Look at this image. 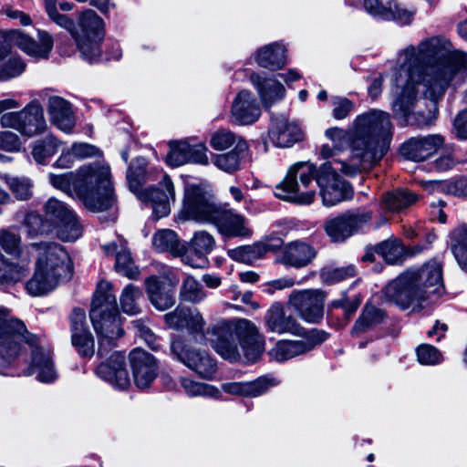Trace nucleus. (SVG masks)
I'll list each match as a JSON object with an SVG mask.
<instances>
[{"instance_id":"9","label":"nucleus","mask_w":467,"mask_h":467,"mask_svg":"<svg viewBox=\"0 0 467 467\" xmlns=\"http://www.w3.org/2000/svg\"><path fill=\"white\" fill-rule=\"evenodd\" d=\"M89 317L93 327L99 336V355L102 356L105 346H113L123 336L116 296L112 285L100 281L93 297Z\"/></svg>"},{"instance_id":"48","label":"nucleus","mask_w":467,"mask_h":467,"mask_svg":"<svg viewBox=\"0 0 467 467\" xmlns=\"http://www.w3.org/2000/svg\"><path fill=\"white\" fill-rule=\"evenodd\" d=\"M182 387L190 397L207 396L211 398H219L220 391L212 385L196 382L187 378L181 379Z\"/></svg>"},{"instance_id":"55","label":"nucleus","mask_w":467,"mask_h":467,"mask_svg":"<svg viewBox=\"0 0 467 467\" xmlns=\"http://www.w3.org/2000/svg\"><path fill=\"white\" fill-rule=\"evenodd\" d=\"M29 236L35 237L44 234L47 232V226L44 223L42 216L35 212L28 213L23 222Z\"/></svg>"},{"instance_id":"63","label":"nucleus","mask_w":467,"mask_h":467,"mask_svg":"<svg viewBox=\"0 0 467 467\" xmlns=\"http://www.w3.org/2000/svg\"><path fill=\"white\" fill-rule=\"evenodd\" d=\"M20 244V237L7 230H3L0 233V245L2 248L9 253L15 254L18 251Z\"/></svg>"},{"instance_id":"14","label":"nucleus","mask_w":467,"mask_h":467,"mask_svg":"<svg viewBox=\"0 0 467 467\" xmlns=\"http://www.w3.org/2000/svg\"><path fill=\"white\" fill-rule=\"evenodd\" d=\"M384 299L400 309L419 307L423 301V294L410 275L408 271L400 274L397 278L389 282L382 290Z\"/></svg>"},{"instance_id":"19","label":"nucleus","mask_w":467,"mask_h":467,"mask_svg":"<svg viewBox=\"0 0 467 467\" xmlns=\"http://www.w3.org/2000/svg\"><path fill=\"white\" fill-rule=\"evenodd\" d=\"M215 247V240L206 231L196 232L189 243L184 246L182 263L192 268H203L208 265L207 254Z\"/></svg>"},{"instance_id":"59","label":"nucleus","mask_w":467,"mask_h":467,"mask_svg":"<svg viewBox=\"0 0 467 467\" xmlns=\"http://www.w3.org/2000/svg\"><path fill=\"white\" fill-rule=\"evenodd\" d=\"M132 327L136 333L146 342V344L152 350H158L160 348L161 345L159 343L158 337L143 320L140 319L133 321Z\"/></svg>"},{"instance_id":"33","label":"nucleus","mask_w":467,"mask_h":467,"mask_svg":"<svg viewBox=\"0 0 467 467\" xmlns=\"http://www.w3.org/2000/svg\"><path fill=\"white\" fill-rule=\"evenodd\" d=\"M102 151L95 145L86 142H76L64 150L53 166L60 169L71 168L76 161L101 156Z\"/></svg>"},{"instance_id":"17","label":"nucleus","mask_w":467,"mask_h":467,"mask_svg":"<svg viewBox=\"0 0 467 467\" xmlns=\"http://www.w3.org/2000/svg\"><path fill=\"white\" fill-rule=\"evenodd\" d=\"M304 339L295 341H279L269 351V356L276 361H285L296 356L305 354L313 349L317 345L327 339V333L322 330L312 329L306 331L302 336Z\"/></svg>"},{"instance_id":"21","label":"nucleus","mask_w":467,"mask_h":467,"mask_svg":"<svg viewBox=\"0 0 467 467\" xmlns=\"http://www.w3.org/2000/svg\"><path fill=\"white\" fill-rule=\"evenodd\" d=\"M70 323L72 345L81 357L91 358L95 353V342L87 326L84 310L74 309L70 317Z\"/></svg>"},{"instance_id":"45","label":"nucleus","mask_w":467,"mask_h":467,"mask_svg":"<svg viewBox=\"0 0 467 467\" xmlns=\"http://www.w3.org/2000/svg\"><path fill=\"white\" fill-rule=\"evenodd\" d=\"M45 214L50 223L56 227L66 220H70L76 214L63 202L49 198L45 204Z\"/></svg>"},{"instance_id":"39","label":"nucleus","mask_w":467,"mask_h":467,"mask_svg":"<svg viewBox=\"0 0 467 467\" xmlns=\"http://www.w3.org/2000/svg\"><path fill=\"white\" fill-rule=\"evenodd\" d=\"M152 245L159 253L169 252L182 259L184 245L180 243L177 234L172 230L162 229L156 232L152 237Z\"/></svg>"},{"instance_id":"20","label":"nucleus","mask_w":467,"mask_h":467,"mask_svg":"<svg viewBox=\"0 0 467 467\" xmlns=\"http://www.w3.org/2000/svg\"><path fill=\"white\" fill-rule=\"evenodd\" d=\"M134 382L140 389H147L157 377L155 358L141 348L133 349L129 356Z\"/></svg>"},{"instance_id":"6","label":"nucleus","mask_w":467,"mask_h":467,"mask_svg":"<svg viewBox=\"0 0 467 467\" xmlns=\"http://www.w3.org/2000/svg\"><path fill=\"white\" fill-rule=\"evenodd\" d=\"M180 215L185 220L213 224L225 236L249 234L244 216L216 203L211 194L196 184L185 187Z\"/></svg>"},{"instance_id":"18","label":"nucleus","mask_w":467,"mask_h":467,"mask_svg":"<svg viewBox=\"0 0 467 467\" xmlns=\"http://www.w3.org/2000/svg\"><path fill=\"white\" fill-rule=\"evenodd\" d=\"M407 271L417 285V288L421 290L424 300L431 295L443 294L442 266L439 262L431 260L420 269Z\"/></svg>"},{"instance_id":"11","label":"nucleus","mask_w":467,"mask_h":467,"mask_svg":"<svg viewBox=\"0 0 467 467\" xmlns=\"http://www.w3.org/2000/svg\"><path fill=\"white\" fill-rule=\"evenodd\" d=\"M104 36V22L95 11L86 9L79 14L72 29V37L83 59L89 63L99 60Z\"/></svg>"},{"instance_id":"3","label":"nucleus","mask_w":467,"mask_h":467,"mask_svg":"<svg viewBox=\"0 0 467 467\" xmlns=\"http://www.w3.org/2000/svg\"><path fill=\"white\" fill-rule=\"evenodd\" d=\"M319 189L323 204L330 207L351 196L348 182L342 180L330 162L318 169L310 162H298L289 168L285 179L276 186L275 196L301 205L311 204Z\"/></svg>"},{"instance_id":"5","label":"nucleus","mask_w":467,"mask_h":467,"mask_svg":"<svg viewBox=\"0 0 467 467\" xmlns=\"http://www.w3.org/2000/svg\"><path fill=\"white\" fill-rule=\"evenodd\" d=\"M31 348V367L28 375L36 373L39 381L50 383L57 371L50 351L39 343V339L27 333L25 324L14 317L9 309L0 307V366L12 365L21 352V341Z\"/></svg>"},{"instance_id":"34","label":"nucleus","mask_w":467,"mask_h":467,"mask_svg":"<svg viewBox=\"0 0 467 467\" xmlns=\"http://www.w3.org/2000/svg\"><path fill=\"white\" fill-rule=\"evenodd\" d=\"M276 385L274 379L258 378L250 382H228L222 385L223 391L233 395L257 397L265 393L271 387Z\"/></svg>"},{"instance_id":"44","label":"nucleus","mask_w":467,"mask_h":467,"mask_svg":"<svg viewBox=\"0 0 467 467\" xmlns=\"http://www.w3.org/2000/svg\"><path fill=\"white\" fill-rule=\"evenodd\" d=\"M60 145V141L53 135H47L33 143L31 153L37 163L44 164L47 159L57 152Z\"/></svg>"},{"instance_id":"7","label":"nucleus","mask_w":467,"mask_h":467,"mask_svg":"<svg viewBox=\"0 0 467 467\" xmlns=\"http://www.w3.org/2000/svg\"><path fill=\"white\" fill-rule=\"evenodd\" d=\"M208 334L212 335L211 344L224 359L231 362L241 360L255 361L264 351V342L254 323L239 319L234 324L219 321Z\"/></svg>"},{"instance_id":"51","label":"nucleus","mask_w":467,"mask_h":467,"mask_svg":"<svg viewBox=\"0 0 467 467\" xmlns=\"http://www.w3.org/2000/svg\"><path fill=\"white\" fill-rule=\"evenodd\" d=\"M26 275V270L22 266L9 261L0 253V282H18Z\"/></svg>"},{"instance_id":"13","label":"nucleus","mask_w":467,"mask_h":467,"mask_svg":"<svg viewBox=\"0 0 467 467\" xmlns=\"http://www.w3.org/2000/svg\"><path fill=\"white\" fill-rule=\"evenodd\" d=\"M372 219L370 211H348L327 218L324 230L332 243H344L359 233Z\"/></svg>"},{"instance_id":"42","label":"nucleus","mask_w":467,"mask_h":467,"mask_svg":"<svg viewBox=\"0 0 467 467\" xmlns=\"http://www.w3.org/2000/svg\"><path fill=\"white\" fill-rule=\"evenodd\" d=\"M0 179L7 185L17 200L26 201L32 197L33 182L29 178L0 174Z\"/></svg>"},{"instance_id":"22","label":"nucleus","mask_w":467,"mask_h":467,"mask_svg":"<svg viewBox=\"0 0 467 467\" xmlns=\"http://www.w3.org/2000/svg\"><path fill=\"white\" fill-rule=\"evenodd\" d=\"M96 374L116 389H125L130 383L125 366V357L119 352L111 353L106 361L101 362L96 369Z\"/></svg>"},{"instance_id":"15","label":"nucleus","mask_w":467,"mask_h":467,"mask_svg":"<svg viewBox=\"0 0 467 467\" xmlns=\"http://www.w3.org/2000/svg\"><path fill=\"white\" fill-rule=\"evenodd\" d=\"M326 294L319 289L293 291L288 304L308 323H318L324 316Z\"/></svg>"},{"instance_id":"47","label":"nucleus","mask_w":467,"mask_h":467,"mask_svg":"<svg viewBox=\"0 0 467 467\" xmlns=\"http://www.w3.org/2000/svg\"><path fill=\"white\" fill-rule=\"evenodd\" d=\"M141 297L140 289L133 285L125 286L119 297L122 311L128 315L138 314L140 311L139 301Z\"/></svg>"},{"instance_id":"10","label":"nucleus","mask_w":467,"mask_h":467,"mask_svg":"<svg viewBox=\"0 0 467 467\" xmlns=\"http://www.w3.org/2000/svg\"><path fill=\"white\" fill-rule=\"evenodd\" d=\"M146 161L137 158L127 171L130 190L144 203L150 204L156 219L167 216L171 213V203L175 202L173 183L168 175H163L160 188L142 189L146 181Z\"/></svg>"},{"instance_id":"64","label":"nucleus","mask_w":467,"mask_h":467,"mask_svg":"<svg viewBox=\"0 0 467 467\" xmlns=\"http://www.w3.org/2000/svg\"><path fill=\"white\" fill-rule=\"evenodd\" d=\"M414 14L415 10H408L396 4H393L391 7V16L385 17L384 19H393L400 24L408 25L412 21Z\"/></svg>"},{"instance_id":"52","label":"nucleus","mask_w":467,"mask_h":467,"mask_svg":"<svg viewBox=\"0 0 467 467\" xmlns=\"http://www.w3.org/2000/svg\"><path fill=\"white\" fill-rule=\"evenodd\" d=\"M115 268L119 273L130 279L139 275V269L134 265L130 251L124 247L116 253Z\"/></svg>"},{"instance_id":"26","label":"nucleus","mask_w":467,"mask_h":467,"mask_svg":"<svg viewBox=\"0 0 467 467\" xmlns=\"http://www.w3.org/2000/svg\"><path fill=\"white\" fill-rule=\"evenodd\" d=\"M270 140L280 148H288L302 139L299 127L281 115L273 118L268 131Z\"/></svg>"},{"instance_id":"29","label":"nucleus","mask_w":467,"mask_h":467,"mask_svg":"<svg viewBox=\"0 0 467 467\" xmlns=\"http://www.w3.org/2000/svg\"><path fill=\"white\" fill-rule=\"evenodd\" d=\"M9 37L21 50L37 58H47L53 47V38L45 31L39 32V43L18 30L10 32Z\"/></svg>"},{"instance_id":"37","label":"nucleus","mask_w":467,"mask_h":467,"mask_svg":"<svg viewBox=\"0 0 467 467\" xmlns=\"http://www.w3.org/2000/svg\"><path fill=\"white\" fill-rule=\"evenodd\" d=\"M248 151L247 143L239 140L234 150L227 153L213 155L212 162L221 171L234 173L241 168V162Z\"/></svg>"},{"instance_id":"24","label":"nucleus","mask_w":467,"mask_h":467,"mask_svg":"<svg viewBox=\"0 0 467 467\" xmlns=\"http://www.w3.org/2000/svg\"><path fill=\"white\" fill-rule=\"evenodd\" d=\"M317 254L315 247L297 240L289 242L283 246L279 261L285 266L300 269L310 265Z\"/></svg>"},{"instance_id":"46","label":"nucleus","mask_w":467,"mask_h":467,"mask_svg":"<svg viewBox=\"0 0 467 467\" xmlns=\"http://www.w3.org/2000/svg\"><path fill=\"white\" fill-rule=\"evenodd\" d=\"M417 201V195L404 189H399L389 192L384 197L386 207L393 212H399L412 205Z\"/></svg>"},{"instance_id":"53","label":"nucleus","mask_w":467,"mask_h":467,"mask_svg":"<svg viewBox=\"0 0 467 467\" xmlns=\"http://www.w3.org/2000/svg\"><path fill=\"white\" fill-rule=\"evenodd\" d=\"M55 228L57 235L64 242H74L82 234V227L76 214L70 220L60 223Z\"/></svg>"},{"instance_id":"36","label":"nucleus","mask_w":467,"mask_h":467,"mask_svg":"<svg viewBox=\"0 0 467 467\" xmlns=\"http://www.w3.org/2000/svg\"><path fill=\"white\" fill-rule=\"evenodd\" d=\"M285 47L279 43H272L260 47L254 54V60L258 66L276 70L286 62Z\"/></svg>"},{"instance_id":"4","label":"nucleus","mask_w":467,"mask_h":467,"mask_svg":"<svg viewBox=\"0 0 467 467\" xmlns=\"http://www.w3.org/2000/svg\"><path fill=\"white\" fill-rule=\"evenodd\" d=\"M48 181L89 212H108L117 205L110 167L105 161L84 164L76 171L49 173Z\"/></svg>"},{"instance_id":"32","label":"nucleus","mask_w":467,"mask_h":467,"mask_svg":"<svg viewBox=\"0 0 467 467\" xmlns=\"http://www.w3.org/2000/svg\"><path fill=\"white\" fill-rule=\"evenodd\" d=\"M0 48L5 49L0 57V82L19 77L26 69V64L16 54H12L5 35L0 32Z\"/></svg>"},{"instance_id":"50","label":"nucleus","mask_w":467,"mask_h":467,"mask_svg":"<svg viewBox=\"0 0 467 467\" xmlns=\"http://www.w3.org/2000/svg\"><path fill=\"white\" fill-rule=\"evenodd\" d=\"M180 296L182 300L191 303L202 301L206 295L202 285L192 276H187L182 285Z\"/></svg>"},{"instance_id":"1","label":"nucleus","mask_w":467,"mask_h":467,"mask_svg":"<svg viewBox=\"0 0 467 467\" xmlns=\"http://www.w3.org/2000/svg\"><path fill=\"white\" fill-rule=\"evenodd\" d=\"M467 78V54L452 48L451 43L441 36L409 45L398 53L395 84L402 87L392 104L393 112L418 126H430L435 115L429 111L412 113L420 94L431 101L440 99L451 86H458Z\"/></svg>"},{"instance_id":"57","label":"nucleus","mask_w":467,"mask_h":467,"mask_svg":"<svg viewBox=\"0 0 467 467\" xmlns=\"http://www.w3.org/2000/svg\"><path fill=\"white\" fill-rule=\"evenodd\" d=\"M189 143L185 141L176 142L171 145V150L167 155V162L171 166H181L187 163Z\"/></svg>"},{"instance_id":"62","label":"nucleus","mask_w":467,"mask_h":467,"mask_svg":"<svg viewBox=\"0 0 467 467\" xmlns=\"http://www.w3.org/2000/svg\"><path fill=\"white\" fill-rule=\"evenodd\" d=\"M21 140L12 131H0V149L8 152H17L21 149Z\"/></svg>"},{"instance_id":"49","label":"nucleus","mask_w":467,"mask_h":467,"mask_svg":"<svg viewBox=\"0 0 467 467\" xmlns=\"http://www.w3.org/2000/svg\"><path fill=\"white\" fill-rule=\"evenodd\" d=\"M356 267L349 265L342 267H325L321 270L322 280L327 284H336L356 275Z\"/></svg>"},{"instance_id":"54","label":"nucleus","mask_w":467,"mask_h":467,"mask_svg":"<svg viewBox=\"0 0 467 467\" xmlns=\"http://www.w3.org/2000/svg\"><path fill=\"white\" fill-rule=\"evenodd\" d=\"M395 0H364V6L374 17L384 19L391 16V7Z\"/></svg>"},{"instance_id":"43","label":"nucleus","mask_w":467,"mask_h":467,"mask_svg":"<svg viewBox=\"0 0 467 467\" xmlns=\"http://www.w3.org/2000/svg\"><path fill=\"white\" fill-rule=\"evenodd\" d=\"M451 252L460 267L467 272V226L461 225L451 234Z\"/></svg>"},{"instance_id":"28","label":"nucleus","mask_w":467,"mask_h":467,"mask_svg":"<svg viewBox=\"0 0 467 467\" xmlns=\"http://www.w3.org/2000/svg\"><path fill=\"white\" fill-rule=\"evenodd\" d=\"M166 324L173 329H188L191 333H201L204 327V319L197 309L177 306L164 316Z\"/></svg>"},{"instance_id":"35","label":"nucleus","mask_w":467,"mask_h":467,"mask_svg":"<svg viewBox=\"0 0 467 467\" xmlns=\"http://www.w3.org/2000/svg\"><path fill=\"white\" fill-rule=\"evenodd\" d=\"M282 244L281 239H276V244H270L265 242L255 243L253 245H244L234 249L228 250V255L234 261L252 265L258 259H261L265 254L274 250L275 247L280 246Z\"/></svg>"},{"instance_id":"58","label":"nucleus","mask_w":467,"mask_h":467,"mask_svg":"<svg viewBox=\"0 0 467 467\" xmlns=\"http://www.w3.org/2000/svg\"><path fill=\"white\" fill-rule=\"evenodd\" d=\"M418 360L422 365L433 366L442 359L441 352L431 345L422 344L417 348Z\"/></svg>"},{"instance_id":"27","label":"nucleus","mask_w":467,"mask_h":467,"mask_svg":"<svg viewBox=\"0 0 467 467\" xmlns=\"http://www.w3.org/2000/svg\"><path fill=\"white\" fill-rule=\"evenodd\" d=\"M265 324L271 332L284 334L291 333L296 336H304L306 330L296 320L286 316L281 304L275 303L267 310L265 317Z\"/></svg>"},{"instance_id":"25","label":"nucleus","mask_w":467,"mask_h":467,"mask_svg":"<svg viewBox=\"0 0 467 467\" xmlns=\"http://www.w3.org/2000/svg\"><path fill=\"white\" fill-rule=\"evenodd\" d=\"M231 113L235 123L250 125L259 119L261 109L252 92L241 90L233 101Z\"/></svg>"},{"instance_id":"40","label":"nucleus","mask_w":467,"mask_h":467,"mask_svg":"<svg viewBox=\"0 0 467 467\" xmlns=\"http://www.w3.org/2000/svg\"><path fill=\"white\" fill-rule=\"evenodd\" d=\"M386 313L373 305L366 304L362 312L352 328L353 334L363 333L381 324Z\"/></svg>"},{"instance_id":"38","label":"nucleus","mask_w":467,"mask_h":467,"mask_svg":"<svg viewBox=\"0 0 467 467\" xmlns=\"http://www.w3.org/2000/svg\"><path fill=\"white\" fill-rule=\"evenodd\" d=\"M146 286L149 299L157 309L164 311L175 304L174 294L170 290L165 291L156 276L149 277Z\"/></svg>"},{"instance_id":"61","label":"nucleus","mask_w":467,"mask_h":467,"mask_svg":"<svg viewBox=\"0 0 467 467\" xmlns=\"http://www.w3.org/2000/svg\"><path fill=\"white\" fill-rule=\"evenodd\" d=\"M46 10L49 18L56 23L57 26L68 30L72 35V29H74V22L66 15L58 13L55 3L51 1L46 2Z\"/></svg>"},{"instance_id":"60","label":"nucleus","mask_w":467,"mask_h":467,"mask_svg":"<svg viewBox=\"0 0 467 467\" xmlns=\"http://www.w3.org/2000/svg\"><path fill=\"white\" fill-rule=\"evenodd\" d=\"M332 105V116L338 120L346 119L355 109V103L344 97L333 99Z\"/></svg>"},{"instance_id":"30","label":"nucleus","mask_w":467,"mask_h":467,"mask_svg":"<svg viewBox=\"0 0 467 467\" xmlns=\"http://www.w3.org/2000/svg\"><path fill=\"white\" fill-rule=\"evenodd\" d=\"M250 80L256 88L265 109L282 100L285 94L284 86L275 79L264 78L257 73H252Z\"/></svg>"},{"instance_id":"23","label":"nucleus","mask_w":467,"mask_h":467,"mask_svg":"<svg viewBox=\"0 0 467 467\" xmlns=\"http://www.w3.org/2000/svg\"><path fill=\"white\" fill-rule=\"evenodd\" d=\"M443 143L444 139L438 134L411 138L402 144L400 153L408 160L422 161L434 154Z\"/></svg>"},{"instance_id":"41","label":"nucleus","mask_w":467,"mask_h":467,"mask_svg":"<svg viewBox=\"0 0 467 467\" xmlns=\"http://www.w3.org/2000/svg\"><path fill=\"white\" fill-rule=\"evenodd\" d=\"M375 252L389 265L402 263L407 254L404 245L398 239L383 241L375 246Z\"/></svg>"},{"instance_id":"2","label":"nucleus","mask_w":467,"mask_h":467,"mask_svg":"<svg viewBox=\"0 0 467 467\" xmlns=\"http://www.w3.org/2000/svg\"><path fill=\"white\" fill-rule=\"evenodd\" d=\"M393 134L389 113L371 109L358 115L348 129L332 127L325 131L331 141L321 148L324 159L335 158L347 149L350 154L346 160L335 159L339 171L355 176L376 165L389 151Z\"/></svg>"},{"instance_id":"16","label":"nucleus","mask_w":467,"mask_h":467,"mask_svg":"<svg viewBox=\"0 0 467 467\" xmlns=\"http://www.w3.org/2000/svg\"><path fill=\"white\" fill-rule=\"evenodd\" d=\"M171 353L189 368L203 379H212L216 372V363L205 351L188 348L182 340L174 339L171 343Z\"/></svg>"},{"instance_id":"31","label":"nucleus","mask_w":467,"mask_h":467,"mask_svg":"<svg viewBox=\"0 0 467 467\" xmlns=\"http://www.w3.org/2000/svg\"><path fill=\"white\" fill-rule=\"evenodd\" d=\"M47 111L52 123L64 132H70L75 126V118L70 106L61 97L52 96L48 99Z\"/></svg>"},{"instance_id":"56","label":"nucleus","mask_w":467,"mask_h":467,"mask_svg":"<svg viewBox=\"0 0 467 467\" xmlns=\"http://www.w3.org/2000/svg\"><path fill=\"white\" fill-rule=\"evenodd\" d=\"M238 142L234 132L227 130H219L211 138L210 144L216 150H224Z\"/></svg>"},{"instance_id":"12","label":"nucleus","mask_w":467,"mask_h":467,"mask_svg":"<svg viewBox=\"0 0 467 467\" xmlns=\"http://www.w3.org/2000/svg\"><path fill=\"white\" fill-rule=\"evenodd\" d=\"M0 124L4 128L14 129L26 137L43 133L47 127L43 108L36 99L32 100L22 110L3 114Z\"/></svg>"},{"instance_id":"8","label":"nucleus","mask_w":467,"mask_h":467,"mask_svg":"<svg viewBox=\"0 0 467 467\" xmlns=\"http://www.w3.org/2000/svg\"><path fill=\"white\" fill-rule=\"evenodd\" d=\"M31 248L36 253V270L26 283L27 293L41 296L54 290L60 282L72 275V264L67 252L56 243H34Z\"/></svg>"}]
</instances>
